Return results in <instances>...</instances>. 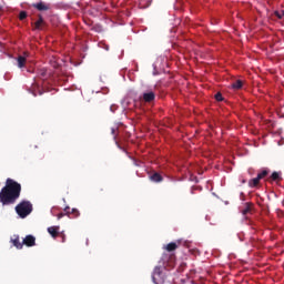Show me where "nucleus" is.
Here are the masks:
<instances>
[{"instance_id": "f257e3e1", "label": "nucleus", "mask_w": 284, "mask_h": 284, "mask_svg": "<svg viewBox=\"0 0 284 284\" xmlns=\"http://www.w3.org/2000/svg\"><path fill=\"white\" fill-rule=\"evenodd\" d=\"M21 196V184L12 179H7L6 186L0 192V203L12 205Z\"/></svg>"}, {"instance_id": "f03ea898", "label": "nucleus", "mask_w": 284, "mask_h": 284, "mask_svg": "<svg viewBox=\"0 0 284 284\" xmlns=\"http://www.w3.org/2000/svg\"><path fill=\"white\" fill-rule=\"evenodd\" d=\"M16 212L20 219H26L32 214V203L30 201H22L16 206Z\"/></svg>"}, {"instance_id": "7ed1b4c3", "label": "nucleus", "mask_w": 284, "mask_h": 284, "mask_svg": "<svg viewBox=\"0 0 284 284\" xmlns=\"http://www.w3.org/2000/svg\"><path fill=\"white\" fill-rule=\"evenodd\" d=\"M163 265H166L169 267H174V263H176V255L164 253L161 258Z\"/></svg>"}, {"instance_id": "20e7f679", "label": "nucleus", "mask_w": 284, "mask_h": 284, "mask_svg": "<svg viewBox=\"0 0 284 284\" xmlns=\"http://www.w3.org/2000/svg\"><path fill=\"white\" fill-rule=\"evenodd\" d=\"M152 281L154 284L163 283V271H161V266H156L152 274Z\"/></svg>"}, {"instance_id": "39448f33", "label": "nucleus", "mask_w": 284, "mask_h": 284, "mask_svg": "<svg viewBox=\"0 0 284 284\" xmlns=\"http://www.w3.org/2000/svg\"><path fill=\"white\" fill-rule=\"evenodd\" d=\"M32 8H36V10H38L39 12H48V10H50V3L40 1V2L33 3Z\"/></svg>"}, {"instance_id": "423d86ee", "label": "nucleus", "mask_w": 284, "mask_h": 284, "mask_svg": "<svg viewBox=\"0 0 284 284\" xmlns=\"http://www.w3.org/2000/svg\"><path fill=\"white\" fill-rule=\"evenodd\" d=\"M22 245H26L27 247H34V245H37V237L33 235H27L22 240Z\"/></svg>"}, {"instance_id": "0eeeda50", "label": "nucleus", "mask_w": 284, "mask_h": 284, "mask_svg": "<svg viewBox=\"0 0 284 284\" xmlns=\"http://www.w3.org/2000/svg\"><path fill=\"white\" fill-rule=\"evenodd\" d=\"M142 99L144 103H152L156 99V94L154 91H146L142 94Z\"/></svg>"}, {"instance_id": "6e6552de", "label": "nucleus", "mask_w": 284, "mask_h": 284, "mask_svg": "<svg viewBox=\"0 0 284 284\" xmlns=\"http://www.w3.org/2000/svg\"><path fill=\"white\" fill-rule=\"evenodd\" d=\"M13 247H17V250H23V242H21L19 235H13L10 240Z\"/></svg>"}, {"instance_id": "1a4fd4ad", "label": "nucleus", "mask_w": 284, "mask_h": 284, "mask_svg": "<svg viewBox=\"0 0 284 284\" xmlns=\"http://www.w3.org/2000/svg\"><path fill=\"white\" fill-rule=\"evenodd\" d=\"M252 207H254V204L251 202H246L244 204V209L242 210L243 216H247V214H252Z\"/></svg>"}, {"instance_id": "9d476101", "label": "nucleus", "mask_w": 284, "mask_h": 284, "mask_svg": "<svg viewBox=\"0 0 284 284\" xmlns=\"http://www.w3.org/2000/svg\"><path fill=\"white\" fill-rule=\"evenodd\" d=\"M150 181H152L153 183H161L163 181V175L154 172L153 174L150 175Z\"/></svg>"}, {"instance_id": "9b49d317", "label": "nucleus", "mask_w": 284, "mask_h": 284, "mask_svg": "<svg viewBox=\"0 0 284 284\" xmlns=\"http://www.w3.org/2000/svg\"><path fill=\"white\" fill-rule=\"evenodd\" d=\"M64 212H67L69 216L71 215L72 219H79V216H81V213L77 209H72L70 212V207H65Z\"/></svg>"}, {"instance_id": "f8f14e48", "label": "nucleus", "mask_w": 284, "mask_h": 284, "mask_svg": "<svg viewBox=\"0 0 284 284\" xmlns=\"http://www.w3.org/2000/svg\"><path fill=\"white\" fill-rule=\"evenodd\" d=\"M59 226H50L48 227V233L52 236V239H57L59 236Z\"/></svg>"}, {"instance_id": "ddd939ff", "label": "nucleus", "mask_w": 284, "mask_h": 284, "mask_svg": "<svg viewBox=\"0 0 284 284\" xmlns=\"http://www.w3.org/2000/svg\"><path fill=\"white\" fill-rule=\"evenodd\" d=\"M178 248L179 245L176 244V242H171L164 246V250H166V252H174Z\"/></svg>"}, {"instance_id": "4468645a", "label": "nucleus", "mask_w": 284, "mask_h": 284, "mask_svg": "<svg viewBox=\"0 0 284 284\" xmlns=\"http://www.w3.org/2000/svg\"><path fill=\"white\" fill-rule=\"evenodd\" d=\"M260 183H261V179H258V176H256L248 181V187H258Z\"/></svg>"}, {"instance_id": "2eb2a0df", "label": "nucleus", "mask_w": 284, "mask_h": 284, "mask_svg": "<svg viewBox=\"0 0 284 284\" xmlns=\"http://www.w3.org/2000/svg\"><path fill=\"white\" fill-rule=\"evenodd\" d=\"M231 88L233 90H241V88H243V82L241 80H236L231 84Z\"/></svg>"}, {"instance_id": "dca6fc26", "label": "nucleus", "mask_w": 284, "mask_h": 284, "mask_svg": "<svg viewBox=\"0 0 284 284\" xmlns=\"http://www.w3.org/2000/svg\"><path fill=\"white\" fill-rule=\"evenodd\" d=\"M41 26H43V17L39 16L38 21L34 23L36 30H41Z\"/></svg>"}, {"instance_id": "f3484780", "label": "nucleus", "mask_w": 284, "mask_h": 284, "mask_svg": "<svg viewBox=\"0 0 284 284\" xmlns=\"http://www.w3.org/2000/svg\"><path fill=\"white\" fill-rule=\"evenodd\" d=\"M18 68H26V57H18Z\"/></svg>"}, {"instance_id": "a211bd4d", "label": "nucleus", "mask_w": 284, "mask_h": 284, "mask_svg": "<svg viewBox=\"0 0 284 284\" xmlns=\"http://www.w3.org/2000/svg\"><path fill=\"white\" fill-rule=\"evenodd\" d=\"M268 181H281V173L273 172Z\"/></svg>"}, {"instance_id": "6ab92c4d", "label": "nucleus", "mask_w": 284, "mask_h": 284, "mask_svg": "<svg viewBox=\"0 0 284 284\" xmlns=\"http://www.w3.org/2000/svg\"><path fill=\"white\" fill-rule=\"evenodd\" d=\"M267 174H270V172L267 170H263L261 173L257 174V179H260L261 181L262 179H265Z\"/></svg>"}, {"instance_id": "aec40b11", "label": "nucleus", "mask_w": 284, "mask_h": 284, "mask_svg": "<svg viewBox=\"0 0 284 284\" xmlns=\"http://www.w3.org/2000/svg\"><path fill=\"white\" fill-rule=\"evenodd\" d=\"M19 19H20V21H23L24 19H28V12L21 11L20 14H19Z\"/></svg>"}, {"instance_id": "412c9836", "label": "nucleus", "mask_w": 284, "mask_h": 284, "mask_svg": "<svg viewBox=\"0 0 284 284\" xmlns=\"http://www.w3.org/2000/svg\"><path fill=\"white\" fill-rule=\"evenodd\" d=\"M274 14H275V17H277V19H283L284 10L275 11Z\"/></svg>"}, {"instance_id": "4be33fe9", "label": "nucleus", "mask_w": 284, "mask_h": 284, "mask_svg": "<svg viewBox=\"0 0 284 284\" xmlns=\"http://www.w3.org/2000/svg\"><path fill=\"white\" fill-rule=\"evenodd\" d=\"M215 100H217V101H223V94H222L221 92H217V93L215 94Z\"/></svg>"}, {"instance_id": "5701e85b", "label": "nucleus", "mask_w": 284, "mask_h": 284, "mask_svg": "<svg viewBox=\"0 0 284 284\" xmlns=\"http://www.w3.org/2000/svg\"><path fill=\"white\" fill-rule=\"evenodd\" d=\"M48 75V70L41 69L40 70V77H47Z\"/></svg>"}, {"instance_id": "b1692460", "label": "nucleus", "mask_w": 284, "mask_h": 284, "mask_svg": "<svg viewBox=\"0 0 284 284\" xmlns=\"http://www.w3.org/2000/svg\"><path fill=\"white\" fill-rule=\"evenodd\" d=\"M111 134L113 135V139H116V128L111 129Z\"/></svg>"}, {"instance_id": "393cba45", "label": "nucleus", "mask_w": 284, "mask_h": 284, "mask_svg": "<svg viewBox=\"0 0 284 284\" xmlns=\"http://www.w3.org/2000/svg\"><path fill=\"white\" fill-rule=\"evenodd\" d=\"M62 243H65V234L61 233Z\"/></svg>"}, {"instance_id": "a878e982", "label": "nucleus", "mask_w": 284, "mask_h": 284, "mask_svg": "<svg viewBox=\"0 0 284 284\" xmlns=\"http://www.w3.org/2000/svg\"><path fill=\"white\" fill-rule=\"evenodd\" d=\"M63 216H65V214L63 213L58 214V219H63Z\"/></svg>"}, {"instance_id": "bb28decb", "label": "nucleus", "mask_w": 284, "mask_h": 284, "mask_svg": "<svg viewBox=\"0 0 284 284\" xmlns=\"http://www.w3.org/2000/svg\"><path fill=\"white\" fill-rule=\"evenodd\" d=\"M0 12H3V7H0Z\"/></svg>"}, {"instance_id": "cd10ccee", "label": "nucleus", "mask_w": 284, "mask_h": 284, "mask_svg": "<svg viewBox=\"0 0 284 284\" xmlns=\"http://www.w3.org/2000/svg\"><path fill=\"white\" fill-rule=\"evenodd\" d=\"M242 183H247V181L246 180H242Z\"/></svg>"}, {"instance_id": "c85d7f7f", "label": "nucleus", "mask_w": 284, "mask_h": 284, "mask_svg": "<svg viewBox=\"0 0 284 284\" xmlns=\"http://www.w3.org/2000/svg\"><path fill=\"white\" fill-rule=\"evenodd\" d=\"M39 94H43V92L40 91Z\"/></svg>"}]
</instances>
